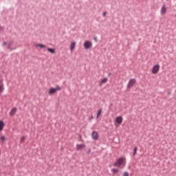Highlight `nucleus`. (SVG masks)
<instances>
[{
	"label": "nucleus",
	"instance_id": "obj_15",
	"mask_svg": "<svg viewBox=\"0 0 176 176\" xmlns=\"http://www.w3.org/2000/svg\"><path fill=\"white\" fill-rule=\"evenodd\" d=\"M36 47H41V49H46V45L43 44H35Z\"/></svg>",
	"mask_w": 176,
	"mask_h": 176
},
{
	"label": "nucleus",
	"instance_id": "obj_17",
	"mask_svg": "<svg viewBox=\"0 0 176 176\" xmlns=\"http://www.w3.org/2000/svg\"><path fill=\"white\" fill-rule=\"evenodd\" d=\"M111 171L113 174H118V173H119V169L118 168H112Z\"/></svg>",
	"mask_w": 176,
	"mask_h": 176
},
{
	"label": "nucleus",
	"instance_id": "obj_2",
	"mask_svg": "<svg viewBox=\"0 0 176 176\" xmlns=\"http://www.w3.org/2000/svg\"><path fill=\"white\" fill-rule=\"evenodd\" d=\"M61 90V88L59 85H57L56 88L51 87L48 91V94L50 96H53V94H56L58 91H60Z\"/></svg>",
	"mask_w": 176,
	"mask_h": 176
},
{
	"label": "nucleus",
	"instance_id": "obj_10",
	"mask_svg": "<svg viewBox=\"0 0 176 176\" xmlns=\"http://www.w3.org/2000/svg\"><path fill=\"white\" fill-rule=\"evenodd\" d=\"M76 46V42L73 41L72 43H71V45H70L71 52H74V50H75Z\"/></svg>",
	"mask_w": 176,
	"mask_h": 176
},
{
	"label": "nucleus",
	"instance_id": "obj_25",
	"mask_svg": "<svg viewBox=\"0 0 176 176\" xmlns=\"http://www.w3.org/2000/svg\"><path fill=\"white\" fill-rule=\"evenodd\" d=\"M3 45H6V42H4V43H3Z\"/></svg>",
	"mask_w": 176,
	"mask_h": 176
},
{
	"label": "nucleus",
	"instance_id": "obj_4",
	"mask_svg": "<svg viewBox=\"0 0 176 176\" xmlns=\"http://www.w3.org/2000/svg\"><path fill=\"white\" fill-rule=\"evenodd\" d=\"M93 47V43H91L89 41H86L84 43V49H85L86 50H89V49H91V47Z\"/></svg>",
	"mask_w": 176,
	"mask_h": 176
},
{
	"label": "nucleus",
	"instance_id": "obj_16",
	"mask_svg": "<svg viewBox=\"0 0 176 176\" xmlns=\"http://www.w3.org/2000/svg\"><path fill=\"white\" fill-rule=\"evenodd\" d=\"M47 52H49L52 54H56V50H54L53 48H47Z\"/></svg>",
	"mask_w": 176,
	"mask_h": 176
},
{
	"label": "nucleus",
	"instance_id": "obj_14",
	"mask_svg": "<svg viewBox=\"0 0 176 176\" xmlns=\"http://www.w3.org/2000/svg\"><path fill=\"white\" fill-rule=\"evenodd\" d=\"M4 127H5V123L3 122V121L0 120V131H2Z\"/></svg>",
	"mask_w": 176,
	"mask_h": 176
},
{
	"label": "nucleus",
	"instance_id": "obj_13",
	"mask_svg": "<svg viewBox=\"0 0 176 176\" xmlns=\"http://www.w3.org/2000/svg\"><path fill=\"white\" fill-rule=\"evenodd\" d=\"M166 12H167V8H166V6H162L161 8V14H166Z\"/></svg>",
	"mask_w": 176,
	"mask_h": 176
},
{
	"label": "nucleus",
	"instance_id": "obj_1",
	"mask_svg": "<svg viewBox=\"0 0 176 176\" xmlns=\"http://www.w3.org/2000/svg\"><path fill=\"white\" fill-rule=\"evenodd\" d=\"M126 163H127V160L125 157H120L116 161L113 166L119 168H124L126 167Z\"/></svg>",
	"mask_w": 176,
	"mask_h": 176
},
{
	"label": "nucleus",
	"instance_id": "obj_7",
	"mask_svg": "<svg viewBox=\"0 0 176 176\" xmlns=\"http://www.w3.org/2000/svg\"><path fill=\"white\" fill-rule=\"evenodd\" d=\"M91 137H92L93 140H94L95 141H97L99 138L98 132L93 131L92 134H91Z\"/></svg>",
	"mask_w": 176,
	"mask_h": 176
},
{
	"label": "nucleus",
	"instance_id": "obj_6",
	"mask_svg": "<svg viewBox=\"0 0 176 176\" xmlns=\"http://www.w3.org/2000/svg\"><path fill=\"white\" fill-rule=\"evenodd\" d=\"M160 69V65H154L152 69V74H157V72H159Z\"/></svg>",
	"mask_w": 176,
	"mask_h": 176
},
{
	"label": "nucleus",
	"instance_id": "obj_9",
	"mask_svg": "<svg viewBox=\"0 0 176 176\" xmlns=\"http://www.w3.org/2000/svg\"><path fill=\"white\" fill-rule=\"evenodd\" d=\"M16 112H17V108L16 107L12 108L10 112V116H14V115H16Z\"/></svg>",
	"mask_w": 176,
	"mask_h": 176
},
{
	"label": "nucleus",
	"instance_id": "obj_3",
	"mask_svg": "<svg viewBox=\"0 0 176 176\" xmlns=\"http://www.w3.org/2000/svg\"><path fill=\"white\" fill-rule=\"evenodd\" d=\"M122 123H123V117H122V116L116 117L115 122H114V126L116 127H119V126H120V124H122Z\"/></svg>",
	"mask_w": 176,
	"mask_h": 176
},
{
	"label": "nucleus",
	"instance_id": "obj_5",
	"mask_svg": "<svg viewBox=\"0 0 176 176\" xmlns=\"http://www.w3.org/2000/svg\"><path fill=\"white\" fill-rule=\"evenodd\" d=\"M135 83H137V80H135V78L130 79L128 82L127 87L129 89H131V87H133Z\"/></svg>",
	"mask_w": 176,
	"mask_h": 176
},
{
	"label": "nucleus",
	"instance_id": "obj_20",
	"mask_svg": "<svg viewBox=\"0 0 176 176\" xmlns=\"http://www.w3.org/2000/svg\"><path fill=\"white\" fill-rule=\"evenodd\" d=\"M137 151H138V148L135 147L133 150V156H135V155H137Z\"/></svg>",
	"mask_w": 176,
	"mask_h": 176
},
{
	"label": "nucleus",
	"instance_id": "obj_21",
	"mask_svg": "<svg viewBox=\"0 0 176 176\" xmlns=\"http://www.w3.org/2000/svg\"><path fill=\"white\" fill-rule=\"evenodd\" d=\"M24 140H25V137H22L21 138V140H20V142H21V143H23V142H24Z\"/></svg>",
	"mask_w": 176,
	"mask_h": 176
},
{
	"label": "nucleus",
	"instance_id": "obj_22",
	"mask_svg": "<svg viewBox=\"0 0 176 176\" xmlns=\"http://www.w3.org/2000/svg\"><path fill=\"white\" fill-rule=\"evenodd\" d=\"M12 43H13V42L9 43L8 49H10V50H13V49H12V47H10V45H12Z\"/></svg>",
	"mask_w": 176,
	"mask_h": 176
},
{
	"label": "nucleus",
	"instance_id": "obj_18",
	"mask_svg": "<svg viewBox=\"0 0 176 176\" xmlns=\"http://www.w3.org/2000/svg\"><path fill=\"white\" fill-rule=\"evenodd\" d=\"M102 112V109H100L98 112V114L96 116L97 119H98L100 118V115H101Z\"/></svg>",
	"mask_w": 176,
	"mask_h": 176
},
{
	"label": "nucleus",
	"instance_id": "obj_11",
	"mask_svg": "<svg viewBox=\"0 0 176 176\" xmlns=\"http://www.w3.org/2000/svg\"><path fill=\"white\" fill-rule=\"evenodd\" d=\"M107 82H108V78H104L102 79L99 82V86L103 85L104 84L107 83Z\"/></svg>",
	"mask_w": 176,
	"mask_h": 176
},
{
	"label": "nucleus",
	"instance_id": "obj_19",
	"mask_svg": "<svg viewBox=\"0 0 176 176\" xmlns=\"http://www.w3.org/2000/svg\"><path fill=\"white\" fill-rule=\"evenodd\" d=\"M0 140H1V142H5V140H6V138H5V136L1 135V136L0 137Z\"/></svg>",
	"mask_w": 176,
	"mask_h": 176
},
{
	"label": "nucleus",
	"instance_id": "obj_24",
	"mask_svg": "<svg viewBox=\"0 0 176 176\" xmlns=\"http://www.w3.org/2000/svg\"><path fill=\"white\" fill-rule=\"evenodd\" d=\"M103 15L107 16V12H104Z\"/></svg>",
	"mask_w": 176,
	"mask_h": 176
},
{
	"label": "nucleus",
	"instance_id": "obj_23",
	"mask_svg": "<svg viewBox=\"0 0 176 176\" xmlns=\"http://www.w3.org/2000/svg\"><path fill=\"white\" fill-rule=\"evenodd\" d=\"M122 176H129L128 172H124V173L122 174Z\"/></svg>",
	"mask_w": 176,
	"mask_h": 176
},
{
	"label": "nucleus",
	"instance_id": "obj_8",
	"mask_svg": "<svg viewBox=\"0 0 176 176\" xmlns=\"http://www.w3.org/2000/svg\"><path fill=\"white\" fill-rule=\"evenodd\" d=\"M5 90L4 85H3V80L0 78V94L1 93H3Z\"/></svg>",
	"mask_w": 176,
	"mask_h": 176
},
{
	"label": "nucleus",
	"instance_id": "obj_12",
	"mask_svg": "<svg viewBox=\"0 0 176 176\" xmlns=\"http://www.w3.org/2000/svg\"><path fill=\"white\" fill-rule=\"evenodd\" d=\"M85 148H86V146L84 144H77L76 145V148L78 151H80L82 149H85Z\"/></svg>",
	"mask_w": 176,
	"mask_h": 176
}]
</instances>
